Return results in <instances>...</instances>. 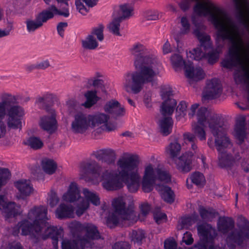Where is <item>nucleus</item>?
<instances>
[{"mask_svg": "<svg viewBox=\"0 0 249 249\" xmlns=\"http://www.w3.org/2000/svg\"><path fill=\"white\" fill-rule=\"evenodd\" d=\"M11 178V173L7 168L0 167V187L6 185Z\"/></svg>", "mask_w": 249, "mask_h": 249, "instance_id": "41", "label": "nucleus"}, {"mask_svg": "<svg viewBox=\"0 0 249 249\" xmlns=\"http://www.w3.org/2000/svg\"><path fill=\"white\" fill-rule=\"evenodd\" d=\"M216 44L217 45V48L211 50L207 54H205V58L207 59L208 63L211 65L213 64L218 61L219 56V53L220 52V48L223 47L224 45V44H223L222 46L220 47L219 46L218 44H217L216 43ZM224 44H225V43Z\"/></svg>", "mask_w": 249, "mask_h": 249, "instance_id": "36", "label": "nucleus"}, {"mask_svg": "<svg viewBox=\"0 0 249 249\" xmlns=\"http://www.w3.org/2000/svg\"><path fill=\"white\" fill-rule=\"evenodd\" d=\"M117 105H119V103L117 101L111 100L108 102L104 106L105 111L111 114Z\"/></svg>", "mask_w": 249, "mask_h": 249, "instance_id": "54", "label": "nucleus"}, {"mask_svg": "<svg viewBox=\"0 0 249 249\" xmlns=\"http://www.w3.org/2000/svg\"><path fill=\"white\" fill-rule=\"evenodd\" d=\"M242 49L241 53L243 57L242 62L234 64L231 67H237L238 69L234 73V80L237 84L244 83L246 85L248 89V101L249 102V66L247 64L246 55L244 51L243 41L242 39Z\"/></svg>", "mask_w": 249, "mask_h": 249, "instance_id": "9", "label": "nucleus"}, {"mask_svg": "<svg viewBox=\"0 0 249 249\" xmlns=\"http://www.w3.org/2000/svg\"><path fill=\"white\" fill-rule=\"evenodd\" d=\"M62 249H79L75 241L64 240L62 243Z\"/></svg>", "mask_w": 249, "mask_h": 249, "instance_id": "56", "label": "nucleus"}, {"mask_svg": "<svg viewBox=\"0 0 249 249\" xmlns=\"http://www.w3.org/2000/svg\"><path fill=\"white\" fill-rule=\"evenodd\" d=\"M88 83L89 85L90 86L92 85L95 88H100L104 92L106 93V90H105V88L103 84V81L102 80H92L90 79L88 80Z\"/></svg>", "mask_w": 249, "mask_h": 249, "instance_id": "51", "label": "nucleus"}, {"mask_svg": "<svg viewBox=\"0 0 249 249\" xmlns=\"http://www.w3.org/2000/svg\"><path fill=\"white\" fill-rule=\"evenodd\" d=\"M86 231V234L88 237L92 239H99L104 238L100 235L97 227L90 224H87L85 226Z\"/></svg>", "mask_w": 249, "mask_h": 249, "instance_id": "34", "label": "nucleus"}, {"mask_svg": "<svg viewBox=\"0 0 249 249\" xmlns=\"http://www.w3.org/2000/svg\"><path fill=\"white\" fill-rule=\"evenodd\" d=\"M112 205L115 209L114 213L108 216L107 224L110 228L115 227L119 224L120 219L136 221L137 218L132 210L126 209L125 203L121 198L114 200Z\"/></svg>", "mask_w": 249, "mask_h": 249, "instance_id": "6", "label": "nucleus"}, {"mask_svg": "<svg viewBox=\"0 0 249 249\" xmlns=\"http://www.w3.org/2000/svg\"><path fill=\"white\" fill-rule=\"evenodd\" d=\"M227 127L221 123L210 130L214 137V146L218 153L227 152L231 146V142L226 134Z\"/></svg>", "mask_w": 249, "mask_h": 249, "instance_id": "8", "label": "nucleus"}, {"mask_svg": "<svg viewBox=\"0 0 249 249\" xmlns=\"http://www.w3.org/2000/svg\"><path fill=\"white\" fill-rule=\"evenodd\" d=\"M0 210L5 213V217H15L19 214L18 210L14 202H7L5 200L0 203Z\"/></svg>", "mask_w": 249, "mask_h": 249, "instance_id": "22", "label": "nucleus"}, {"mask_svg": "<svg viewBox=\"0 0 249 249\" xmlns=\"http://www.w3.org/2000/svg\"><path fill=\"white\" fill-rule=\"evenodd\" d=\"M19 193L17 196L18 198L23 199L30 195L33 191L32 188H18Z\"/></svg>", "mask_w": 249, "mask_h": 249, "instance_id": "53", "label": "nucleus"}, {"mask_svg": "<svg viewBox=\"0 0 249 249\" xmlns=\"http://www.w3.org/2000/svg\"><path fill=\"white\" fill-rule=\"evenodd\" d=\"M73 207L71 205L60 204L56 209L55 213L58 218H71L73 217Z\"/></svg>", "mask_w": 249, "mask_h": 249, "instance_id": "26", "label": "nucleus"}, {"mask_svg": "<svg viewBox=\"0 0 249 249\" xmlns=\"http://www.w3.org/2000/svg\"><path fill=\"white\" fill-rule=\"evenodd\" d=\"M124 107H121L120 104L117 105L114 108V110L111 114L112 117L115 119H117V117L124 115Z\"/></svg>", "mask_w": 249, "mask_h": 249, "instance_id": "58", "label": "nucleus"}, {"mask_svg": "<svg viewBox=\"0 0 249 249\" xmlns=\"http://www.w3.org/2000/svg\"><path fill=\"white\" fill-rule=\"evenodd\" d=\"M104 26L100 24L98 27L93 29L90 35H92L93 36L94 35L96 36L98 40L101 41L104 39Z\"/></svg>", "mask_w": 249, "mask_h": 249, "instance_id": "49", "label": "nucleus"}, {"mask_svg": "<svg viewBox=\"0 0 249 249\" xmlns=\"http://www.w3.org/2000/svg\"><path fill=\"white\" fill-rule=\"evenodd\" d=\"M0 103L4 102L3 106L7 115L8 127L12 129H21V119L24 115L23 108L16 105L17 99L14 95L8 93H3L0 95Z\"/></svg>", "mask_w": 249, "mask_h": 249, "instance_id": "4", "label": "nucleus"}, {"mask_svg": "<svg viewBox=\"0 0 249 249\" xmlns=\"http://www.w3.org/2000/svg\"><path fill=\"white\" fill-rule=\"evenodd\" d=\"M41 166L44 173L49 175L54 174L57 168V163L53 160L48 158L41 160Z\"/></svg>", "mask_w": 249, "mask_h": 249, "instance_id": "27", "label": "nucleus"}, {"mask_svg": "<svg viewBox=\"0 0 249 249\" xmlns=\"http://www.w3.org/2000/svg\"><path fill=\"white\" fill-rule=\"evenodd\" d=\"M194 153L191 151H187L181 156L177 157L173 161L176 165L177 168L181 172L186 173L190 172L192 169V160Z\"/></svg>", "mask_w": 249, "mask_h": 249, "instance_id": "14", "label": "nucleus"}, {"mask_svg": "<svg viewBox=\"0 0 249 249\" xmlns=\"http://www.w3.org/2000/svg\"><path fill=\"white\" fill-rule=\"evenodd\" d=\"M68 111L70 114H73L78 109L80 105L74 100H70L68 102Z\"/></svg>", "mask_w": 249, "mask_h": 249, "instance_id": "55", "label": "nucleus"}, {"mask_svg": "<svg viewBox=\"0 0 249 249\" xmlns=\"http://www.w3.org/2000/svg\"><path fill=\"white\" fill-rule=\"evenodd\" d=\"M134 65L138 71L126 74L124 86L127 92L138 94L144 84L154 81L158 74L155 71L156 60L150 55L138 56Z\"/></svg>", "mask_w": 249, "mask_h": 249, "instance_id": "3", "label": "nucleus"}, {"mask_svg": "<svg viewBox=\"0 0 249 249\" xmlns=\"http://www.w3.org/2000/svg\"><path fill=\"white\" fill-rule=\"evenodd\" d=\"M159 129L160 133L163 136H167L171 133L173 121L170 117L164 116L159 121Z\"/></svg>", "mask_w": 249, "mask_h": 249, "instance_id": "25", "label": "nucleus"}, {"mask_svg": "<svg viewBox=\"0 0 249 249\" xmlns=\"http://www.w3.org/2000/svg\"><path fill=\"white\" fill-rule=\"evenodd\" d=\"M193 57L196 60H200L205 57V53H203L200 47L194 48L191 52Z\"/></svg>", "mask_w": 249, "mask_h": 249, "instance_id": "50", "label": "nucleus"}, {"mask_svg": "<svg viewBox=\"0 0 249 249\" xmlns=\"http://www.w3.org/2000/svg\"><path fill=\"white\" fill-rule=\"evenodd\" d=\"M94 157L108 165L114 164L117 158L115 151L111 149H102L93 153Z\"/></svg>", "mask_w": 249, "mask_h": 249, "instance_id": "18", "label": "nucleus"}, {"mask_svg": "<svg viewBox=\"0 0 249 249\" xmlns=\"http://www.w3.org/2000/svg\"><path fill=\"white\" fill-rule=\"evenodd\" d=\"M144 233L142 231H133L131 234V241L134 243H140L144 238Z\"/></svg>", "mask_w": 249, "mask_h": 249, "instance_id": "48", "label": "nucleus"}, {"mask_svg": "<svg viewBox=\"0 0 249 249\" xmlns=\"http://www.w3.org/2000/svg\"><path fill=\"white\" fill-rule=\"evenodd\" d=\"M55 15L68 17L69 12L68 9L64 11H61L55 5H51L47 9L38 13L36 16L35 20L27 19L26 21L27 29L29 32L35 31L36 29L41 27L43 23L48 20L53 18Z\"/></svg>", "mask_w": 249, "mask_h": 249, "instance_id": "5", "label": "nucleus"}, {"mask_svg": "<svg viewBox=\"0 0 249 249\" xmlns=\"http://www.w3.org/2000/svg\"><path fill=\"white\" fill-rule=\"evenodd\" d=\"M130 244L126 241H118L112 246V249H130Z\"/></svg>", "mask_w": 249, "mask_h": 249, "instance_id": "57", "label": "nucleus"}, {"mask_svg": "<svg viewBox=\"0 0 249 249\" xmlns=\"http://www.w3.org/2000/svg\"><path fill=\"white\" fill-rule=\"evenodd\" d=\"M43 228L41 226V235L39 236L45 240L48 238H51L53 240V244L55 246L57 243L58 236L60 235L61 231L56 227L48 226L43 231Z\"/></svg>", "mask_w": 249, "mask_h": 249, "instance_id": "21", "label": "nucleus"}, {"mask_svg": "<svg viewBox=\"0 0 249 249\" xmlns=\"http://www.w3.org/2000/svg\"><path fill=\"white\" fill-rule=\"evenodd\" d=\"M66 201L73 202L81 198L80 191L78 188H70L68 192L63 196Z\"/></svg>", "mask_w": 249, "mask_h": 249, "instance_id": "30", "label": "nucleus"}, {"mask_svg": "<svg viewBox=\"0 0 249 249\" xmlns=\"http://www.w3.org/2000/svg\"><path fill=\"white\" fill-rule=\"evenodd\" d=\"M82 46L88 50H94L98 46V43L92 35H89L85 40L82 41Z\"/></svg>", "mask_w": 249, "mask_h": 249, "instance_id": "37", "label": "nucleus"}, {"mask_svg": "<svg viewBox=\"0 0 249 249\" xmlns=\"http://www.w3.org/2000/svg\"><path fill=\"white\" fill-rule=\"evenodd\" d=\"M180 22L182 26L180 33L183 35L188 33L190 30V24L186 17H182Z\"/></svg>", "mask_w": 249, "mask_h": 249, "instance_id": "52", "label": "nucleus"}, {"mask_svg": "<svg viewBox=\"0 0 249 249\" xmlns=\"http://www.w3.org/2000/svg\"><path fill=\"white\" fill-rule=\"evenodd\" d=\"M20 230L23 235H29L32 238L38 239L41 235V226L33 221L24 220L20 222Z\"/></svg>", "mask_w": 249, "mask_h": 249, "instance_id": "16", "label": "nucleus"}, {"mask_svg": "<svg viewBox=\"0 0 249 249\" xmlns=\"http://www.w3.org/2000/svg\"><path fill=\"white\" fill-rule=\"evenodd\" d=\"M14 185L15 187H30L31 185H33L30 179L24 178L15 181Z\"/></svg>", "mask_w": 249, "mask_h": 249, "instance_id": "60", "label": "nucleus"}, {"mask_svg": "<svg viewBox=\"0 0 249 249\" xmlns=\"http://www.w3.org/2000/svg\"><path fill=\"white\" fill-rule=\"evenodd\" d=\"M120 9L122 16L117 17L121 20L129 18L133 15V8L128 4H124L120 5Z\"/></svg>", "mask_w": 249, "mask_h": 249, "instance_id": "39", "label": "nucleus"}, {"mask_svg": "<svg viewBox=\"0 0 249 249\" xmlns=\"http://www.w3.org/2000/svg\"><path fill=\"white\" fill-rule=\"evenodd\" d=\"M139 162L138 155L124 153L117 162L120 171L106 169L101 174L102 166L95 160H89L83 162L81 167L90 175L81 174L79 179L91 186H97L101 182L103 187H168L175 185L168 171L158 169L155 173L151 164L144 167L141 177L138 171L134 170Z\"/></svg>", "mask_w": 249, "mask_h": 249, "instance_id": "1", "label": "nucleus"}, {"mask_svg": "<svg viewBox=\"0 0 249 249\" xmlns=\"http://www.w3.org/2000/svg\"><path fill=\"white\" fill-rule=\"evenodd\" d=\"M176 107V100L171 97H169L162 103L160 106V112L163 116L171 115L174 112Z\"/></svg>", "mask_w": 249, "mask_h": 249, "instance_id": "23", "label": "nucleus"}, {"mask_svg": "<svg viewBox=\"0 0 249 249\" xmlns=\"http://www.w3.org/2000/svg\"><path fill=\"white\" fill-rule=\"evenodd\" d=\"M218 163L221 167H229L232 163V157L227 152L219 153Z\"/></svg>", "mask_w": 249, "mask_h": 249, "instance_id": "35", "label": "nucleus"}, {"mask_svg": "<svg viewBox=\"0 0 249 249\" xmlns=\"http://www.w3.org/2000/svg\"><path fill=\"white\" fill-rule=\"evenodd\" d=\"M182 241L188 245H191L193 243L194 240L191 233L186 232L184 234Z\"/></svg>", "mask_w": 249, "mask_h": 249, "instance_id": "64", "label": "nucleus"}, {"mask_svg": "<svg viewBox=\"0 0 249 249\" xmlns=\"http://www.w3.org/2000/svg\"><path fill=\"white\" fill-rule=\"evenodd\" d=\"M83 194L87 200L83 198L77 205V209L76 213L78 216H81L89 208V200L94 205L97 206L100 205V201L99 196L96 194L89 191L87 189H84Z\"/></svg>", "mask_w": 249, "mask_h": 249, "instance_id": "13", "label": "nucleus"}, {"mask_svg": "<svg viewBox=\"0 0 249 249\" xmlns=\"http://www.w3.org/2000/svg\"><path fill=\"white\" fill-rule=\"evenodd\" d=\"M199 124L195 123L193 125V130L200 140H204L206 139V133L203 127V125L200 126Z\"/></svg>", "mask_w": 249, "mask_h": 249, "instance_id": "47", "label": "nucleus"}, {"mask_svg": "<svg viewBox=\"0 0 249 249\" xmlns=\"http://www.w3.org/2000/svg\"><path fill=\"white\" fill-rule=\"evenodd\" d=\"M199 213L201 217L206 221L211 220L218 214V213L212 208L206 209L201 206L199 208Z\"/></svg>", "mask_w": 249, "mask_h": 249, "instance_id": "33", "label": "nucleus"}, {"mask_svg": "<svg viewBox=\"0 0 249 249\" xmlns=\"http://www.w3.org/2000/svg\"><path fill=\"white\" fill-rule=\"evenodd\" d=\"M181 150V145L177 140L171 142L166 148L167 153L172 160L179 155Z\"/></svg>", "mask_w": 249, "mask_h": 249, "instance_id": "29", "label": "nucleus"}, {"mask_svg": "<svg viewBox=\"0 0 249 249\" xmlns=\"http://www.w3.org/2000/svg\"><path fill=\"white\" fill-rule=\"evenodd\" d=\"M50 116H44L40 118L39 123L41 128L50 134L53 133L57 129V121L55 118V111L50 109Z\"/></svg>", "mask_w": 249, "mask_h": 249, "instance_id": "17", "label": "nucleus"}, {"mask_svg": "<svg viewBox=\"0 0 249 249\" xmlns=\"http://www.w3.org/2000/svg\"><path fill=\"white\" fill-rule=\"evenodd\" d=\"M90 126V115L78 112L71 123V129L75 133H83Z\"/></svg>", "mask_w": 249, "mask_h": 249, "instance_id": "12", "label": "nucleus"}, {"mask_svg": "<svg viewBox=\"0 0 249 249\" xmlns=\"http://www.w3.org/2000/svg\"><path fill=\"white\" fill-rule=\"evenodd\" d=\"M190 179L192 182L196 185H204L205 183V178L203 174L199 172H195L193 173Z\"/></svg>", "mask_w": 249, "mask_h": 249, "instance_id": "43", "label": "nucleus"}, {"mask_svg": "<svg viewBox=\"0 0 249 249\" xmlns=\"http://www.w3.org/2000/svg\"><path fill=\"white\" fill-rule=\"evenodd\" d=\"M109 118V117L104 113L90 115V127L95 128L101 126L107 123Z\"/></svg>", "mask_w": 249, "mask_h": 249, "instance_id": "28", "label": "nucleus"}, {"mask_svg": "<svg viewBox=\"0 0 249 249\" xmlns=\"http://www.w3.org/2000/svg\"><path fill=\"white\" fill-rule=\"evenodd\" d=\"M246 118L242 117L237 122L235 128V137L241 144L244 141L246 135Z\"/></svg>", "mask_w": 249, "mask_h": 249, "instance_id": "24", "label": "nucleus"}, {"mask_svg": "<svg viewBox=\"0 0 249 249\" xmlns=\"http://www.w3.org/2000/svg\"><path fill=\"white\" fill-rule=\"evenodd\" d=\"M222 88L220 82L216 78L208 81L203 92L202 101L212 100L218 97L221 94Z\"/></svg>", "mask_w": 249, "mask_h": 249, "instance_id": "11", "label": "nucleus"}, {"mask_svg": "<svg viewBox=\"0 0 249 249\" xmlns=\"http://www.w3.org/2000/svg\"><path fill=\"white\" fill-rule=\"evenodd\" d=\"M48 209L46 206L40 205L35 206L28 213V218L38 225H41L48 219L47 217Z\"/></svg>", "mask_w": 249, "mask_h": 249, "instance_id": "15", "label": "nucleus"}, {"mask_svg": "<svg viewBox=\"0 0 249 249\" xmlns=\"http://www.w3.org/2000/svg\"><path fill=\"white\" fill-rule=\"evenodd\" d=\"M36 103L42 104V107L47 112H50V107L53 103V96L51 94H46L43 96L39 97L36 100Z\"/></svg>", "mask_w": 249, "mask_h": 249, "instance_id": "32", "label": "nucleus"}, {"mask_svg": "<svg viewBox=\"0 0 249 249\" xmlns=\"http://www.w3.org/2000/svg\"><path fill=\"white\" fill-rule=\"evenodd\" d=\"M197 123L201 125H204L206 121L209 124L210 129L221 123L219 116L214 112L208 110L206 107H200L197 112Z\"/></svg>", "mask_w": 249, "mask_h": 249, "instance_id": "10", "label": "nucleus"}, {"mask_svg": "<svg viewBox=\"0 0 249 249\" xmlns=\"http://www.w3.org/2000/svg\"><path fill=\"white\" fill-rule=\"evenodd\" d=\"M236 225L238 229H235L230 232L226 238L229 243H236L241 245L246 239H249V221L244 216H238Z\"/></svg>", "mask_w": 249, "mask_h": 249, "instance_id": "7", "label": "nucleus"}, {"mask_svg": "<svg viewBox=\"0 0 249 249\" xmlns=\"http://www.w3.org/2000/svg\"><path fill=\"white\" fill-rule=\"evenodd\" d=\"M171 61L174 67L178 68L185 65L188 62H185L182 59L181 56L178 54H174L171 57Z\"/></svg>", "mask_w": 249, "mask_h": 249, "instance_id": "46", "label": "nucleus"}, {"mask_svg": "<svg viewBox=\"0 0 249 249\" xmlns=\"http://www.w3.org/2000/svg\"><path fill=\"white\" fill-rule=\"evenodd\" d=\"M185 72L186 76L190 79V83L192 81H198L204 77V73L200 67L194 68L193 63L188 61L185 65Z\"/></svg>", "mask_w": 249, "mask_h": 249, "instance_id": "19", "label": "nucleus"}, {"mask_svg": "<svg viewBox=\"0 0 249 249\" xmlns=\"http://www.w3.org/2000/svg\"><path fill=\"white\" fill-rule=\"evenodd\" d=\"M96 90H89L84 94L86 98V101L82 104L86 108H89L95 104L98 100V97L96 95Z\"/></svg>", "mask_w": 249, "mask_h": 249, "instance_id": "31", "label": "nucleus"}, {"mask_svg": "<svg viewBox=\"0 0 249 249\" xmlns=\"http://www.w3.org/2000/svg\"><path fill=\"white\" fill-rule=\"evenodd\" d=\"M117 128V124L116 123H108V121L105 124L100 126V128L102 130L110 132L115 130Z\"/></svg>", "mask_w": 249, "mask_h": 249, "instance_id": "59", "label": "nucleus"}, {"mask_svg": "<svg viewBox=\"0 0 249 249\" xmlns=\"http://www.w3.org/2000/svg\"><path fill=\"white\" fill-rule=\"evenodd\" d=\"M75 3L77 9L81 14L85 15L88 12V10L81 1V0H75Z\"/></svg>", "mask_w": 249, "mask_h": 249, "instance_id": "61", "label": "nucleus"}, {"mask_svg": "<svg viewBox=\"0 0 249 249\" xmlns=\"http://www.w3.org/2000/svg\"><path fill=\"white\" fill-rule=\"evenodd\" d=\"M120 19L118 18H113L112 21L108 24L107 28L109 32H111L113 34L120 36V22L122 21Z\"/></svg>", "mask_w": 249, "mask_h": 249, "instance_id": "40", "label": "nucleus"}, {"mask_svg": "<svg viewBox=\"0 0 249 249\" xmlns=\"http://www.w3.org/2000/svg\"><path fill=\"white\" fill-rule=\"evenodd\" d=\"M3 103L4 102L0 103V138H3L6 133V126L2 121L5 116Z\"/></svg>", "mask_w": 249, "mask_h": 249, "instance_id": "42", "label": "nucleus"}, {"mask_svg": "<svg viewBox=\"0 0 249 249\" xmlns=\"http://www.w3.org/2000/svg\"><path fill=\"white\" fill-rule=\"evenodd\" d=\"M177 243L174 239H167L164 242L165 249H176Z\"/></svg>", "mask_w": 249, "mask_h": 249, "instance_id": "63", "label": "nucleus"}, {"mask_svg": "<svg viewBox=\"0 0 249 249\" xmlns=\"http://www.w3.org/2000/svg\"><path fill=\"white\" fill-rule=\"evenodd\" d=\"M194 11L195 14L192 16V21L195 26L194 34L199 40L200 47H203L205 51L211 48L210 36L204 32L206 26L200 17L202 15H209V20L216 30L215 33V43L220 47L226 41L231 44L228 56L222 62V66L231 69L234 64L242 63L241 35L244 32H241L239 26L228 12L209 0L197 2L194 7Z\"/></svg>", "mask_w": 249, "mask_h": 249, "instance_id": "2", "label": "nucleus"}, {"mask_svg": "<svg viewBox=\"0 0 249 249\" xmlns=\"http://www.w3.org/2000/svg\"><path fill=\"white\" fill-rule=\"evenodd\" d=\"M32 173L37 180L43 179L44 178V174L41 171L39 167H35L32 171Z\"/></svg>", "mask_w": 249, "mask_h": 249, "instance_id": "62", "label": "nucleus"}, {"mask_svg": "<svg viewBox=\"0 0 249 249\" xmlns=\"http://www.w3.org/2000/svg\"><path fill=\"white\" fill-rule=\"evenodd\" d=\"M234 221L229 217H220L218 222V230L223 234H229L233 231L234 228Z\"/></svg>", "mask_w": 249, "mask_h": 249, "instance_id": "20", "label": "nucleus"}, {"mask_svg": "<svg viewBox=\"0 0 249 249\" xmlns=\"http://www.w3.org/2000/svg\"><path fill=\"white\" fill-rule=\"evenodd\" d=\"M144 50L145 47L143 44L140 43L133 44L130 49L131 53L136 56L135 59L137 58L138 56H143L142 54Z\"/></svg>", "mask_w": 249, "mask_h": 249, "instance_id": "44", "label": "nucleus"}, {"mask_svg": "<svg viewBox=\"0 0 249 249\" xmlns=\"http://www.w3.org/2000/svg\"><path fill=\"white\" fill-rule=\"evenodd\" d=\"M158 191L164 201L170 203L174 201V193L171 188H160Z\"/></svg>", "mask_w": 249, "mask_h": 249, "instance_id": "38", "label": "nucleus"}, {"mask_svg": "<svg viewBox=\"0 0 249 249\" xmlns=\"http://www.w3.org/2000/svg\"><path fill=\"white\" fill-rule=\"evenodd\" d=\"M28 145L33 149H38L43 145V142L38 137H31L28 140Z\"/></svg>", "mask_w": 249, "mask_h": 249, "instance_id": "45", "label": "nucleus"}]
</instances>
